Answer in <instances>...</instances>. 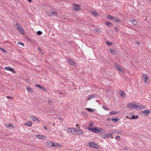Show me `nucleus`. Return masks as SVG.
Wrapping results in <instances>:
<instances>
[{
	"instance_id": "1",
	"label": "nucleus",
	"mask_w": 151,
	"mask_h": 151,
	"mask_svg": "<svg viewBox=\"0 0 151 151\" xmlns=\"http://www.w3.org/2000/svg\"><path fill=\"white\" fill-rule=\"evenodd\" d=\"M89 147L91 148H95L96 149L99 148V146L96 143L94 142H91L88 143Z\"/></svg>"
},
{
	"instance_id": "2",
	"label": "nucleus",
	"mask_w": 151,
	"mask_h": 151,
	"mask_svg": "<svg viewBox=\"0 0 151 151\" xmlns=\"http://www.w3.org/2000/svg\"><path fill=\"white\" fill-rule=\"evenodd\" d=\"M17 30L22 35H24L25 32L24 30L22 28L21 26H17L16 27Z\"/></svg>"
},
{
	"instance_id": "3",
	"label": "nucleus",
	"mask_w": 151,
	"mask_h": 151,
	"mask_svg": "<svg viewBox=\"0 0 151 151\" xmlns=\"http://www.w3.org/2000/svg\"><path fill=\"white\" fill-rule=\"evenodd\" d=\"M143 80L146 83H148L149 81L148 78L147 76L146 75H144L143 76Z\"/></svg>"
},
{
	"instance_id": "4",
	"label": "nucleus",
	"mask_w": 151,
	"mask_h": 151,
	"mask_svg": "<svg viewBox=\"0 0 151 151\" xmlns=\"http://www.w3.org/2000/svg\"><path fill=\"white\" fill-rule=\"evenodd\" d=\"M81 8L80 6L74 4V6L73 8V9L75 11H77L81 9Z\"/></svg>"
},
{
	"instance_id": "5",
	"label": "nucleus",
	"mask_w": 151,
	"mask_h": 151,
	"mask_svg": "<svg viewBox=\"0 0 151 151\" xmlns=\"http://www.w3.org/2000/svg\"><path fill=\"white\" fill-rule=\"evenodd\" d=\"M115 66L116 69L120 71H122V67H120V66L118 64H116L115 65Z\"/></svg>"
},
{
	"instance_id": "6",
	"label": "nucleus",
	"mask_w": 151,
	"mask_h": 151,
	"mask_svg": "<svg viewBox=\"0 0 151 151\" xmlns=\"http://www.w3.org/2000/svg\"><path fill=\"white\" fill-rule=\"evenodd\" d=\"M134 108H133L134 109H136L137 110H139L141 109L140 106V104L139 105H137L136 103V104H134Z\"/></svg>"
},
{
	"instance_id": "7",
	"label": "nucleus",
	"mask_w": 151,
	"mask_h": 151,
	"mask_svg": "<svg viewBox=\"0 0 151 151\" xmlns=\"http://www.w3.org/2000/svg\"><path fill=\"white\" fill-rule=\"evenodd\" d=\"M53 145V142H50V141H48L46 143V145L48 147H52Z\"/></svg>"
},
{
	"instance_id": "8",
	"label": "nucleus",
	"mask_w": 151,
	"mask_h": 151,
	"mask_svg": "<svg viewBox=\"0 0 151 151\" xmlns=\"http://www.w3.org/2000/svg\"><path fill=\"white\" fill-rule=\"evenodd\" d=\"M30 117L31 118V119L33 120L34 121H35L36 120L38 122H40V121L37 117H35L33 116H31Z\"/></svg>"
},
{
	"instance_id": "9",
	"label": "nucleus",
	"mask_w": 151,
	"mask_h": 151,
	"mask_svg": "<svg viewBox=\"0 0 151 151\" xmlns=\"http://www.w3.org/2000/svg\"><path fill=\"white\" fill-rule=\"evenodd\" d=\"M127 106L128 108L129 109H131L132 107L134 108V104H133L132 103H129L128 104Z\"/></svg>"
},
{
	"instance_id": "10",
	"label": "nucleus",
	"mask_w": 151,
	"mask_h": 151,
	"mask_svg": "<svg viewBox=\"0 0 151 151\" xmlns=\"http://www.w3.org/2000/svg\"><path fill=\"white\" fill-rule=\"evenodd\" d=\"M102 130V129L100 128L96 127V132H95L97 133H98L99 132H101Z\"/></svg>"
},
{
	"instance_id": "11",
	"label": "nucleus",
	"mask_w": 151,
	"mask_h": 151,
	"mask_svg": "<svg viewBox=\"0 0 151 151\" xmlns=\"http://www.w3.org/2000/svg\"><path fill=\"white\" fill-rule=\"evenodd\" d=\"M6 127L7 128H9L10 129L14 127L13 125L12 124H9L8 125L6 124Z\"/></svg>"
},
{
	"instance_id": "12",
	"label": "nucleus",
	"mask_w": 151,
	"mask_h": 151,
	"mask_svg": "<svg viewBox=\"0 0 151 151\" xmlns=\"http://www.w3.org/2000/svg\"><path fill=\"white\" fill-rule=\"evenodd\" d=\"M26 89L28 90L30 93H32L33 92V91L32 88L29 86H27Z\"/></svg>"
},
{
	"instance_id": "13",
	"label": "nucleus",
	"mask_w": 151,
	"mask_h": 151,
	"mask_svg": "<svg viewBox=\"0 0 151 151\" xmlns=\"http://www.w3.org/2000/svg\"><path fill=\"white\" fill-rule=\"evenodd\" d=\"M68 63L70 65H74V64H75V63H74L72 61L68 59Z\"/></svg>"
},
{
	"instance_id": "14",
	"label": "nucleus",
	"mask_w": 151,
	"mask_h": 151,
	"mask_svg": "<svg viewBox=\"0 0 151 151\" xmlns=\"http://www.w3.org/2000/svg\"><path fill=\"white\" fill-rule=\"evenodd\" d=\"M32 123L31 122H27L25 123V125L28 126L30 127L32 125Z\"/></svg>"
},
{
	"instance_id": "15",
	"label": "nucleus",
	"mask_w": 151,
	"mask_h": 151,
	"mask_svg": "<svg viewBox=\"0 0 151 151\" xmlns=\"http://www.w3.org/2000/svg\"><path fill=\"white\" fill-rule=\"evenodd\" d=\"M107 19L111 20L113 19H115V17H114L110 15H108L107 16Z\"/></svg>"
},
{
	"instance_id": "16",
	"label": "nucleus",
	"mask_w": 151,
	"mask_h": 151,
	"mask_svg": "<svg viewBox=\"0 0 151 151\" xmlns=\"http://www.w3.org/2000/svg\"><path fill=\"white\" fill-rule=\"evenodd\" d=\"M91 13L94 15L96 16H99V14L98 13H97L96 11H93L91 12Z\"/></svg>"
},
{
	"instance_id": "17",
	"label": "nucleus",
	"mask_w": 151,
	"mask_h": 151,
	"mask_svg": "<svg viewBox=\"0 0 151 151\" xmlns=\"http://www.w3.org/2000/svg\"><path fill=\"white\" fill-rule=\"evenodd\" d=\"M87 110L91 112H94L95 111V109H91L90 108H87L86 109Z\"/></svg>"
},
{
	"instance_id": "18",
	"label": "nucleus",
	"mask_w": 151,
	"mask_h": 151,
	"mask_svg": "<svg viewBox=\"0 0 151 151\" xmlns=\"http://www.w3.org/2000/svg\"><path fill=\"white\" fill-rule=\"evenodd\" d=\"M96 127H94V128H88V129L89 130L92 131L94 132H96Z\"/></svg>"
},
{
	"instance_id": "19",
	"label": "nucleus",
	"mask_w": 151,
	"mask_h": 151,
	"mask_svg": "<svg viewBox=\"0 0 151 151\" xmlns=\"http://www.w3.org/2000/svg\"><path fill=\"white\" fill-rule=\"evenodd\" d=\"M114 19H115L114 20V21L116 23H119L121 22V20L119 18H115Z\"/></svg>"
},
{
	"instance_id": "20",
	"label": "nucleus",
	"mask_w": 151,
	"mask_h": 151,
	"mask_svg": "<svg viewBox=\"0 0 151 151\" xmlns=\"http://www.w3.org/2000/svg\"><path fill=\"white\" fill-rule=\"evenodd\" d=\"M119 118H115L114 119H112L111 120H112L114 122L116 123L119 120Z\"/></svg>"
},
{
	"instance_id": "21",
	"label": "nucleus",
	"mask_w": 151,
	"mask_h": 151,
	"mask_svg": "<svg viewBox=\"0 0 151 151\" xmlns=\"http://www.w3.org/2000/svg\"><path fill=\"white\" fill-rule=\"evenodd\" d=\"M118 112L115 111H111L110 112L109 114H110L114 115L117 114L118 113Z\"/></svg>"
},
{
	"instance_id": "22",
	"label": "nucleus",
	"mask_w": 151,
	"mask_h": 151,
	"mask_svg": "<svg viewBox=\"0 0 151 151\" xmlns=\"http://www.w3.org/2000/svg\"><path fill=\"white\" fill-rule=\"evenodd\" d=\"M143 112V113H146V114H145V115H148L149 114L150 112V111L148 110H146L144 111Z\"/></svg>"
},
{
	"instance_id": "23",
	"label": "nucleus",
	"mask_w": 151,
	"mask_h": 151,
	"mask_svg": "<svg viewBox=\"0 0 151 151\" xmlns=\"http://www.w3.org/2000/svg\"><path fill=\"white\" fill-rule=\"evenodd\" d=\"M139 116L137 115H132L131 116V118L132 119H137Z\"/></svg>"
},
{
	"instance_id": "24",
	"label": "nucleus",
	"mask_w": 151,
	"mask_h": 151,
	"mask_svg": "<svg viewBox=\"0 0 151 151\" xmlns=\"http://www.w3.org/2000/svg\"><path fill=\"white\" fill-rule=\"evenodd\" d=\"M106 134V138H109L111 136H112L113 135V133H108L107 134Z\"/></svg>"
},
{
	"instance_id": "25",
	"label": "nucleus",
	"mask_w": 151,
	"mask_h": 151,
	"mask_svg": "<svg viewBox=\"0 0 151 151\" xmlns=\"http://www.w3.org/2000/svg\"><path fill=\"white\" fill-rule=\"evenodd\" d=\"M115 132L117 134H122V131L121 130L119 129L117 131H115Z\"/></svg>"
},
{
	"instance_id": "26",
	"label": "nucleus",
	"mask_w": 151,
	"mask_h": 151,
	"mask_svg": "<svg viewBox=\"0 0 151 151\" xmlns=\"http://www.w3.org/2000/svg\"><path fill=\"white\" fill-rule=\"evenodd\" d=\"M131 22L134 25H136L137 24V22L136 20H135L133 19L132 20Z\"/></svg>"
},
{
	"instance_id": "27",
	"label": "nucleus",
	"mask_w": 151,
	"mask_h": 151,
	"mask_svg": "<svg viewBox=\"0 0 151 151\" xmlns=\"http://www.w3.org/2000/svg\"><path fill=\"white\" fill-rule=\"evenodd\" d=\"M78 134L79 135L83 133V131L80 129H78Z\"/></svg>"
},
{
	"instance_id": "28",
	"label": "nucleus",
	"mask_w": 151,
	"mask_h": 151,
	"mask_svg": "<svg viewBox=\"0 0 151 151\" xmlns=\"http://www.w3.org/2000/svg\"><path fill=\"white\" fill-rule=\"evenodd\" d=\"M52 147H59L60 146V145H58L57 143H53Z\"/></svg>"
},
{
	"instance_id": "29",
	"label": "nucleus",
	"mask_w": 151,
	"mask_h": 151,
	"mask_svg": "<svg viewBox=\"0 0 151 151\" xmlns=\"http://www.w3.org/2000/svg\"><path fill=\"white\" fill-rule=\"evenodd\" d=\"M48 103L50 105H52L53 104V102L51 100H49L48 101Z\"/></svg>"
},
{
	"instance_id": "30",
	"label": "nucleus",
	"mask_w": 151,
	"mask_h": 151,
	"mask_svg": "<svg viewBox=\"0 0 151 151\" xmlns=\"http://www.w3.org/2000/svg\"><path fill=\"white\" fill-rule=\"evenodd\" d=\"M107 25L109 27H110L113 25V24L109 22H108L106 23Z\"/></svg>"
},
{
	"instance_id": "31",
	"label": "nucleus",
	"mask_w": 151,
	"mask_h": 151,
	"mask_svg": "<svg viewBox=\"0 0 151 151\" xmlns=\"http://www.w3.org/2000/svg\"><path fill=\"white\" fill-rule=\"evenodd\" d=\"M42 135H37V137L39 139H42Z\"/></svg>"
},
{
	"instance_id": "32",
	"label": "nucleus",
	"mask_w": 151,
	"mask_h": 151,
	"mask_svg": "<svg viewBox=\"0 0 151 151\" xmlns=\"http://www.w3.org/2000/svg\"><path fill=\"white\" fill-rule=\"evenodd\" d=\"M37 35H41L42 34V33L41 31H38L37 32Z\"/></svg>"
},
{
	"instance_id": "33",
	"label": "nucleus",
	"mask_w": 151,
	"mask_h": 151,
	"mask_svg": "<svg viewBox=\"0 0 151 151\" xmlns=\"http://www.w3.org/2000/svg\"><path fill=\"white\" fill-rule=\"evenodd\" d=\"M110 52L112 54H114L116 52L114 50L112 49L110 50Z\"/></svg>"
},
{
	"instance_id": "34",
	"label": "nucleus",
	"mask_w": 151,
	"mask_h": 151,
	"mask_svg": "<svg viewBox=\"0 0 151 151\" xmlns=\"http://www.w3.org/2000/svg\"><path fill=\"white\" fill-rule=\"evenodd\" d=\"M121 93H120L121 96L122 97H124L125 96V93L123 92H121Z\"/></svg>"
},
{
	"instance_id": "35",
	"label": "nucleus",
	"mask_w": 151,
	"mask_h": 151,
	"mask_svg": "<svg viewBox=\"0 0 151 151\" xmlns=\"http://www.w3.org/2000/svg\"><path fill=\"white\" fill-rule=\"evenodd\" d=\"M101 137L103 138H106V134H101Z\"/></svg>"
},
{
	"instance_id": "36",
	"label": "nucleus",
	"mask_w": 151,
	"mask_h": 151,
	"mask_svg": "<svg viewBox=\"0 0 151 151\" xmlns=\"http://www.w3.org/2000/svg\"><path fill=\"white\" fill-rule=\"evenodd\" d=\"M40 88L45 91H47V89L46 88L43 86H41Z\"/></svg>"
},
{
	"instance_id": "37",
	"label": "nucleus",
	"mask_w": 151,
	"mask_h": 151,
	"mask_svg": "<svg viewBox=\"0 0 151 151\" xmlns=\"http://www.w3.org/2000/svg\"><path fill=\"white\" fill-rule=\"evenodd\" d=\"M9 71H10L11 72H12V73H15L16 72L11 67L10 69L9 70Z\"/></svg>"
},
{
	"instance_id": "38",
	"label": "nucleus",
	"mask_w": 151,
	"mask_h": 151,
	"mask_svg": "<svg viewBox=\"0 0 151 151\" xmlns=\"http://www.w3.org/2000/svg\"><path fill=\"white\" fill-rule=\"evenodd\" d=\"M102 107L103 109H105L106 111H108L109 110V108L107 107H106L105 106H102Z\"/></svg>"
},
{
	"instance_id": "39",
	"label": "nucleus",
	"mask_w": 151,
	"mask_h": 151,
	"mask_svg": "<svg viewBox=\"0 0 151 151\" xmlns=\"http://www.w3.org/2000/svg\"><path fill=\"white\" fill-rule=\"evenodd\" d=\"M53 15L54 16H57L58 15V13L56 12H52Z\"/></svg>"
},
{
	"instance_id": "40",
	"label": "nucleus",
	"mask_w": 151,
	"mask_h": 151,
	"mask_svg": "<svg viewBox=\"0 0 151 151\" xmlns=\"http://www.w3.org/2000/svg\"><path fill=\"white\" fill-rule=\"evenodd\" d=\"M94 30L95 32H99L100 29L97 28H95L94 29Z\"/></svg>"
},
{
	"instance_id": "41",
	"label": "nucleus",
	"mask_w": 151,
	"mask_h": 151,
	"mask_svg": "<svg viewBox=\"0 0 151 151\" xmlns=\"http://www.w3.org/2000/svg\"><path fill=\"white\" fill-rule=\"evenodd\" d=\"M106 43L108 45H112V43L109 42L108 41L106 42Z\"/></svg>"
},
{
	"instance_id": "42",
	"label": "nucleus",
	"mask_w": 151,
	"mask_h": 151,
	"mask_svg": "<svg viewBox=\"0 0 151 151\" xmlns=\"http://www.w3.org/2000/svg\"><path fill=\"white\" fill-rule=\"evenodd\" d=\"M34 85L35 86L38 87L40 88L41 87V86L39 84H35Z\"/></svg>"
},
{
	"instance_id": "43",
	"label": "nucleus",
	"mask_w": 151,
	"mask_h": 151,
	"mask_svg": "<svg viewBox=\"0 0 151 151\" xmlns=\"http://www.w3.org/2000/svg\"><path fill=\"white\" fill-rule=\"evenodd\" d=\"M140 106L141 107V109H144L145 108V106L142 105L141 104H140Z\"/></svg>"
},
{
	"instance_id": "44",
	"label": "nucleus",
	"mask_w": 151,
	"mask_h": 151,
	"mask_svg": "<svg viewBox=\"0 0 151 151\" xmlns=\"http://www.w3.org/2000/svg\"><path fill=\"white\" fill-rule=\"evenodd\" d=\"M11 67H6L5 68V69L6 70H9L10 69Z\"/></svg>"
},
{
	"instance_id": "45",
	"label": "nucleus",
	"mask_w": 151,
	"mask_h": 151,
	"mask_svg": "<svg viewBox=\"0 0 151 151\" xmlns=\"http://www.w3.org/2000/svg\"><path fill=\"white\" fill-rule=\"evenodd\" d=\"M120 138V137L119 136H116L115 137V139L119 140Z\"/></svg>"
},
{
	"instance_id": "46",
	"label": "nucleus",
	"mask_w": 151,
	"mask_h": 151,
	"mask_svg": "<svg viewBox=\"0 0 151 151\" xmlns=\"http://www.w3.org/2000/svg\"><path fill=\"white\" fill-rule=\"evenodd\" d=\"M17 43L18 44L22 45L23 47H24V44L23 43H21L20 42H17Z\"/></svg>"
},
{
	"instance_id": "47",
	"label": "nucleus",
	"mask_w": 151,
	"mask_h": 151,
	"mask_svg": "<svg viewBox=\"0 0 151 151\" xmlns=\"http://www.w3.org/2000/svg\"><path fill=\"white\" fill-rule=\"evenodd\" d=\"M0 49L2 50L3 52H6V50H4V49L2 48H0Z\"/></svg>"
},
{
	"instance_id": "48",
	"label": "nucleus",
	"mask_w": 151,
	"mask_h": 151,
	"mask_svg": "<svg viewBox=\"0 0 151 151\" xmlns=\"http://www.w3.org/2000/svg\"><path fill=\"white\" fill-rule=\"evenodd\" d=\"M94 98V95H92L91 96H90V97L88 98V99H90L91 98Z\"/></svg>"
},
{
	"instance_id": "49",
	"label": "nucleus",
	"mask_w": 151,
	"mask_h": 151,
	"mask_svg": "<svg viewBox=\"0 0 151 151\" xmlns=\"http://www.w3.org/2000/svg\"><path fill=\"white\" fill-rule=\"evenodd\" d=\"M93 123H92L90 122L89 124V127H91L93 126Z\"/></svg>"
},
{
	"instance_id": "50",
	"label": "nucleus",
	"mask_w": 151,
	"mask_h": 151,
	"mask_svg": "<svg viewBox=\"0 0 151 151\" xmlns=\"http://www.w3.org/2000/svg\"><path fill=\"white\" fill-rule=\"evenodd\" d=\"M68 130H70L71 131V133L73 132V129H71V128H68Z\"/></svg>"
},
{
	"instance_id": "51",
	"label": "nucleus",
	"mask_w": 151,
	"mask_h": 151,
	"mask_svg": "<svg viewBox=\"0 0 151 151\" xmlns=\"http://www.w3.org/2000/svg\"><path fill=\"white\" fill-rule=\"evenodd\" d=\"M115 29L116 31L117 32L119 30V29L118 27H115Z\"/></svg>"
},
{
	"instance_id": "52",
	"label": "nucleus",
	"mask_w": 151,
	"mask_h": 151,
	"mask_svg": "<svg viewBox=\"0 0 151 151\" xmlns=\"http://www.w3.org/2000/svg\"><path fill=\"white\" fill-rule=\"evenodd\" d=\"M106 120L107 122H109L111 120V119L110 118H108L106 119Z\"/></svg>"
},
{
	"instance_id": "53",
	"label": "nucleus",
	"mask_w": 151,
	"mask_h": 151,
	"mask_svg": "<svg viewBox=\"0 0 151 151\" xmlns=\"http://www.w3.org/2000/svg\"><path fill=\"white\" fill-rule=\"evenodd\" d=\"M46 139V137L45 136H44L42 135V139Z\"/></svg>"
},
{
	"instance_id": "54",
	"label": "nucleus",
	"mask_w": 151,
	"mask_h": 151,
	"mask_svg": "<svg viewBox=\"0 0 151 151\" xmlns=\"http://www.w3.org/2000/svg\"><path fill=\"white\" fill-rule=\"evenodd\" d=\"M76 131H77V130L76 129H73V132H76Z\"/></svg>"
},
{
	"instance_id": "55",
	"label": "nucleus",
	"mask_w": 151,
	"mask_h": 151,
	"mask_svg": "<svg viewBox=\"0 0 151 151\" xmlns=\"http://www.w3.org/2000/svg\"><path fill=\"white\" fill-rule=\"evenodd\" d=\"M44 128L45 129V130H47V127H46V126H44Z\"/></svg>"
},
{
	"instance_id": "56",
	"label": "nucleus",
	"mask_w": 151,
	"mask_h": 151,
	"mask_svg": "<svg viewBox=\"0 0 151 151\" xmlns=\"http://www.w3.org/2000/svg\"><path fill=\"white\" fill-rule=\"evenodd\" d=\"M38 50L39 51H42L41 49L40 48H38Z\"/></svg>"
},
{
	"instance_id": "57",
	"label": "nucleus",
	"mask_w": 151,
	"mask_h": 151,
	"mask_svg": "<svg viewBox=\"0 0 151 151\" xmlns=\"http://www.w3.org/2000/svg\"><path fill=\"white\" fill-rule=\"evenodd\" d=\"M6 97L12 99V98H11V97L10 96H6Z\"/></svg>"
},
{
	"instance_id": "58",
	"label": "nucleus",
	"mask_w": 151,
	"mask_h": 151,
	"mask_svg": "<svg viewBox=\"0 0 151 151\" xmlns=\"http://www.w3.org/2000/svg\"><path fill=\"white\" fill-rule=\"evenodd\" d=\"M15 24H16V25H14L15 26H16V25L18 26V24L17 23H16Z\"/></svg>"
},
{
	"instance_id": "59",
	"label": "nucleus",
	"mask_w": 151,
	"mask_h": 151,
	"mask_svg": "<svg viewBox=\"0 0 151 151\" xmlns=\"http://www.w3.org/2000/svg\"><path fill=\"white\" fill-rule=\"evenodd\" d=\"M27 0L28 1H29L30 2H31L32 1V0Z\"/></svg>"
},
{
	"instance_id": "60",
	"label": "nucleus",
	"mask_w": 151,
	"mask_h": 151,
	"mask_svg": "<svg viewBox=\"0 0 151 151\" xmlns=\"http://www.w3.org/2000/svg\"><path fill=\"white\" fill-rule=\"evenodd\" d=\"M137 43L138 44H139V42H137Z\"/></svg>"
},
{
	"instance_id": "61",
	"label": "nucleus",
	"mask_w": 151,
	"mask_h": 151,
	"mask_svg": "<svg viewBox=\"0 0 151 151\" xmlns=\"http://www.w3.org/2000/svg\"><path fill=\"white\" fill-rule=\"evenodd\" d=\"M76 126H79V125H78V124H77L76 125Z\"/></svg>"
},
{
	"instance_id": "62",
	"label": "nucleus",
	"mask_w": 151,
	"mask_h": 151,
	"mask_svg": "<svg viewBox=\"0 0 151 151\" xmlns=\"http://www.w3.org/2000/svg\"><path fill=\"white\" fill-rule=\"evenodd\" d=\"M85 113V112H82V113Z\"/></svg>"
},
{
	"instance_id": "63",
	"label": "nucleus",
	"mask_w": 151,
	"mask_h": 151,
	"mask_svg": "<svg viewBox=\"0 0 151 151\" xmlns=\"http://www.w3.org/2000/svg\"><path fill=\"white\" fill-rule=\"evenodd\" d=\"M107 91H109V90H107Z\"/></svg>"
},
{
	"instance_id": "64",
	"label": "nucleus",
	"mask_w": 151,
	"mask_h": 151,
	"mask_svg": "<svg viewBox=\"0 0 151 151\" xmlns=\"http://www.w3.org/2000/svg\"><path fill=\"white\" fill-rule=\"evenodd\" d=\"M148 1H151V0H148Z\"/></svg>"
}]
</instances>
